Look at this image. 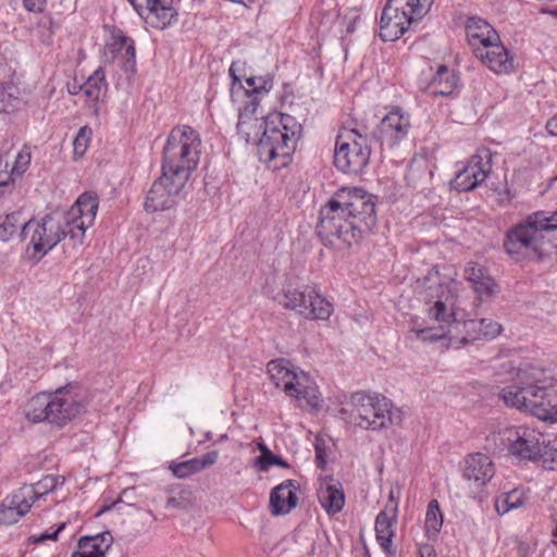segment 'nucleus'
Masks as SVG:
<instances>
[{
  "instance_id": "f257e3e1",
  "label": "nucleus",
  "mask_w": 557,
  "mask_h": 557,
  "mask_svg": "<svg viewBox=\"0 0 557 557\" xmlns=\"http://www.w3.org/2000/svg\"><path fill=\"white\" fill-rule=\"evenodd\" d=\"M239 64L233 62L230 66V76L233 79L232 96L236 87L244 88L245 94L251 97L250 106L239 113L237 132L246 138L247 143L256 141L259 160L272 170L287 166L293 159L297 143L301 137L302 127L296 119L285 113L269 114L265 119L252 117L258 106V95L268 92L272 86L269 76H251L246 78L247 87L243 86L242 78L236 74Z\"/></svg>"
},
{
  "instance_id": "f03ea898",
  "label": "nucleus",
  "mask_w": 557,
  "mask_h": 557,
  "mask_svg": "<svg viewBox=\"0 0 557 557\" xmlns=\"http://www.w3.org/2000/svg\"><path fill=\"white\" fill-rule=\"evenodd\" d=\"M459 283L455 280L429 285L424 290L425 319L411 320L410 334L422 342L449 339V346L466 344L483 338L482 322L479 320L459 321Z\"/></svg>"
},
{
  "instance_id": "7ed1b4c3",
  "label": "nucleus",
  "mask_w": 557,
  "mask_h": 557,
  "mask_svg": "<svg viewBox=\"0 0 557 557\" xmlns=\"http://www.w3.org/2000/svg\"><path fill=\"white\" fill-rule=\"evenodd\" d=\"M375 225L372 195L361 188H342L321 208L317 233L325 245L341 248L357 243Z\"/></svg>"
},
{
  "instance_id": "20e7f679",
  "label": "nucleus",
  "mask_w": 557,
  "mask_h": 557,
  "mask_svg": "<svg viewBox=\"0 0 557 557\" xmlns=\"http://www.w3.org/2000/svg\"><path fill=\"white\" fill-rule=\"evenodd\" d=\"M500 374L512 382L499 392L507 407L528 412L540 420L557 422V379L531 362L500 366Z\"/></svg>"
},
{
  "instance_id": "39448f33",
  "label": "nucleus",
  "mask_w": 557,
  "mask_h": 557,
  "mask_svg": "<svg viewBox=\"0 0 557 557\" xmlns=\"http://www.w3.org/2000/svg\"><path fill=\"white\" fill-rule=\"evenodd\" d=\"M84 410L79 386L67 384L54 392H42L33 396L25 405L24 414L29 422H48L62 428L79 417Z\"/></svg>"
},
{
  "instance_id": "423d86ee",
  "label": "nucleus",
  "mask_w": 557,
  "mask_h": 557,
  "mask_svg": "<svg viewBox=\"0 0 557 557\" xmlns=\"http://www.w3.org/2000/svg\"><path fill=\"white\" fill-rule=\"evenodd\" d=\"M201 152V138L188 125L175 126L163 148L162 171L188 181L197 168Z\"/></svg>"
},
{
  "instance_id": "0eeeda50",
  "label": "nucleus",
  "mask_w": 557,
  "mask_h": 557,
  "mask_svg": "<svg viewBox=\"0 0 557 557\" xmlns=\"http://www.w3.org/2000/svg\"><path fill=\"white\" fill-rule=\"evenodd\" d=\"M392 408L393 404L383 395L356 392L343 404L338 416L354 426L379 431L393 423Z\"/></svg>"
},
{
  "instance_id": "6e6552de",
  "label": "nucleus",
  "mask_w": 557,
  "mask_h": 557,
  "mask_svg": "<svg viewBox=\"0 0 557 557\" xmlns=\"http://www.w3.org/2000/svg\"><path fill=\"white\" fill-rule=\"evenodd\" d=\"M550 231L547 214L543 211L529 215L506 233L504 248L513 259H541L546 253L543 232Z\"/></svg>"
},
{
  "instance_id": "1a4fd4ad",
  "label": "nucleus",
  "mask_w": 557,
  "mask_h": 557,
  "mask_svg": "<svg viewBox=\"0 0 557 557\" xmlns=\"http://www.w3.org/2000/svg\"><path fill=\"white\" fill-rule=\"evenodd\" d=\"M64 212L52 211L41 219H32L23 224L20 237L29 239L28 248L33 249V257L41 259L65 237L70 238Z\"/></svg>"
},
{
  "instance_id": "9d476101",
  "label": "nucleus",
  "mask_w": 557,
  "mask_h": 557,
  "mask_svg": "<svg viewBox=\"0 0 557 557\" xmlns=\"http://www.w3.org/2000/svg\"><path fill=\"white\" fill-rule=\"evenodd\" d=\"M426 0H387L380 18V37L383 41L399 39L409 27L430 11Z\"/></svg>"
},
{
  "instance_id": "9b49d317",
  "label": "nucleus",
  "mask_w": 557,
  "mask_h": 557,
  "mask_svg": "<svg viewBox=\"0 0 557 557\" xmlns=\"http://www.w3.org/2000/svg\"><path fill=\"white\" fill-rule=\"evenodd\" d=\"M268 373L276 387L298 400H305L312 409L320 407L318 387L309 375L296 369L288 360L276 359L268 363Z\"/></svg>"
},
{
  "instance_id": "f8f14e48",
  "label": "nucleus",
  "mask_w": 557,
  "mask_h": 557,
  "mask_svg": "<svg viewBox=\"0 0 557 557\" xmlns=\"http://www.w3.org/2000/svg\"><path fill=\"white\" fill-rule=\"evenodd\" d=\"M370 156L371 148L367 135L355 128H346L338 134L334 164L339 171L358 174L368 165Z\"/></svg>"
},
{
  "instance_id": "ddd939ff",
  "label": "nucleus",
  "mask_w": 557,
  "mask_h": 557,
  "mask_svg": "<svg viewBox=\"0 0 557 557\" xmlns=\"http://www.w3.org/2000/svg\"><path fill=\"white\" fill-rule=\"evenodd\" d=\"M278 302L286 309L296 311L308 320H327L333 306L322 297L314 287L304 285L300 287H284L278 295Z\"/></svg>"
},
{
  "instance_id": "4468645a",
  "label": "nucleus",
  "mask_w": 557,
  "mask_h": 557,
  "mask_svg": "<svg viewBox=\"0 0 557 557\" xmlns=\"http://www.w3.org/2000/svg\"><path fill=\"white\" fill-rule=\"evenodd\" d=\"M99 200L94 193L82 194L73 206L64 212L70 239L74 245H82L86 230L94 225Z\"/></svg>"
},
{
  "instance_id": "2eb2a0df",
  "label": "nucleus",
  "mask_w": 557,
  "mask_h": 557,
  "mask_svg": "<svg viewBox=\"0 0 557 557\" xmlns=\"http://www.w3.org/2000/svg\"><path fill=\"white\" fill-rule=\"evenodd\" d=\"M492 172V152L487 148L478 149L450 182L457 191H470L485 182Z\"/></svg>"
},
{
  "instance_id": "dca6fc26",
  "label": "nucleus",
  "mask_w": 557,
  "mask_h": 557,
  "mask_svg": "<svg viewBox=\"0 0 557 557\" xmlns=\"http://www.w3.org/2000/svg\"><path fill=\"white\" fill-rule=\"evenodd\" d=\"M187 181L175 176L172 173L162 171V175L152 184L149 189L145 209L147 212H156L171 209Z\"/></svg>"
},
{
  "instance_id": "f3484780",
  "label": "nucleus",
  "mask_w": 557,
  "mask_h": 557,
  "mask_svg": "<svg viewBox=\"0 0 557 557\" xmlns=\"http://www.w3.org/2000/svg\"><path fill=\"white\" fill-rule=\"evenodd\" d=\"M510 455L520 460H535L542 450L543 434L529 426L519 425L505 431Z\"/></svg>"
},
{
  "instance_id": "a211bd4d",
  "label": "nucleus",
  "mask_w": 557,
  "mask_h": 557,
  "mask_svg": "<svg viewBox=\"0 0 557 557\" xmlns=\"http://www.w3.org/2000/svg\"><path fill=\"white\" fill-rule=\"evenodd\" d=\"M410 127V115L395 107L381 120L374 136L381 145L393 148L408 136Z\"/></svg>"
},
{
  "instance_id": "6ab92c4d",
  "label": "nucleus",
  "mask_w": 557,
  "mask_h": 557,
  "mask_svg": "<svg viewBox=\"0 0 557 557\" xmlns=\"http://www.w3.org/2000/svg\"><path fill=\"white\" fill-rule=\"evenodd\" d=\"M104 57L108 61L120 62L121 69L126 74H134L136 70V50L134 40L123 34L122 30H113L110 39L104 45Z\"/></svg>"
},
{
  "instance_id": "aec40b11",
  "label": "nucleus",
  "mask_w": 557,
  "mask_h": 557,
  "mask_svg": "<svg viewBox=\"0 0 557 557\" xmlns=\"http://www.w3.org/2000/svg\"><path fill=\"white\" fill-rule=\"evenodd\" d=\"M108 84L106 73L99 67L84 83L74 81L69 85V92L83 101L85 106L98 113V103L106 96Z\"/></svg>"
},
{
  "instance_id": "412c9836",
  "label": "nucleus",
  "mask_w": 557,
  "mask_h": 557,
  "mask_svg": "<svg viewBox=\"0 0 557 557\" xmlns=\"http://www.w3.org/2000/svg\"><path fill=\"white\" fill-rule=\"evenodd\" d=\"M34 492L30 487H20L4 498L0 506V523L11 525L25 516L33 506Z\"/></svg>"
},
{
  "instance_id": "4be33fe9",
  "label": "nucleus",
  "mask_w": 557,
  "mask_h": 557,
  "mask_svg": "<svg viewBox=\"0 0 557 557\" xmlns=\"http://www.w3.org/2000/svg\"><path fill=\"white\" fill-rule=\"evenodd\" d=\"M474 54L496 74H508L515 69L513 57L500 40L493 42L488 47L476 49V53Z\"/></svg>"
},
{
  "instance_id": "5701e85b",
  "label": "nucleus",
  "mask_w": 557,
  "mask_h": 557,
  "mask_svg": "<svg viewBox=\"0 0 557 557\" xmlns=\"http://www.w3.org/2000/svg\"><path fill=\"white\" fill-rule=\"evenodd\" d=\"M494 474L495 467L487 455L475 453L465 459L463 478L478 486L485 485Z\"/></svg>"
},
{
  "instance_id": "b1692460",
  "label": "nucleus",
  "mask_w": 557,
  "mask_h": 557,
  "mask_svg": "<svg viewBox=\"0 0 557 557\" xmlns=\"http://www.w3.org/2000/svg\"><path fill=\"white\" fill-rule=\"evenodd\" d=\"M466 34L474 53H476V49L485 48L493 42L499 41V35L492 25L478 16H471L467 20Z\"/></svg>"
},
{
  "instance_id": "393cba45",
  "label": "nucleus",
  "mask_w": 557,
  "mask_h": 557,
  "mask_svg": "<svg viewBox=\"0 0 557 557\" xmlns=\"http://www.w3.org/2000/svg\"><path fill=\"white\" fill-rule=\"evenodd\" d=\"M297 486L294 480H285L271 491L270 507L274 516L288 513L297 505Z\"/></svg>"
},
{
  "instance_id": "a878e982",
  "label": "nucleus",
  "mask_w": 557,
  "mask_h": 557,
  "mask_svg": "<svg viewBox=\"0 0 557 557\" xmlns=\"http://www.w3.org/2000/svg\"><path fill=\"white\" fill-rule=\"evenodd\" d=\"M317 494L321 507L329 515H335L343 509L345 496L341 484L335 482L333 479H327L321 482Z\"/></svg>"
},
{
  "instance_id": "bb28decb",
  "label": "nucleus",
  "mask_w": 557,
  "mask_h": 557,
  "mask_svg": "<svg viewBox=\"0 0 557 557\" xmlns=\"http://www.w3.org/2000/svg\"><path fill=\"white\" fill-rule=\"evenodd\" d=\"M456 85L455 74L446 65H440L426 85L423 84V81L420 82V89L434 96H448L453 94Z\"/></svg>"
},
{
  "instance_id": "cd10ccee",
  "label": "nucleus",
  "mask_w": 557,
  "mask_h": 557,
  "mask_svg": "<svg viewBox=\"0 0 557 557\" xmlns=\"http://www.w3.org/2000/svg\"><path fill=\"white\" fill-rule=\"evenodd\" d=\"M397 506L392 505L391 508L382 510L375 520V533L376 540L381 547L386 552L391 553L392 541L394 537L393 525L396 521Z\"/></svg>"
},
{
  "instance_id": "c85d7f7f",
  "label": "nucleus",
  "mask_w": 557,
  "mask_h": 557,
  "mask_svg": "<svg viewBox=\"0 0 557 557\" xmlns=\"http://www.w3.org/2000/svg\"><path fill=\"white\" fill-rule=\"evenodd\" d=\"M529 499L530 490L515 488L495 500V509L499 515H505L511 509L524 506Z\"/></svg>"
},
{
  "instance_id": "c756f323",
  "label": "nucleus",
  "mask_w": 557,
  "mask_h": 557,
  "mask_svg": "<svg viewBox=\"0 0 557 557\" xmlns=\"http://www.w3.org/2000/svg\"><path fill=\"white\" fill-rule=\"evenodd\" d=\"M424 524L425 532L429 539H434L442 529L443 515L441 512L440 505L436 499H432L428 505Z\"/></svg>"
},
{
  "instance_id": "7c9ffc66",
  "label": "nucleus",
  "mask_w": 557,
  "mask_h": 557,
  "mask_svg": "<svg viewBox=\"0 0 557 557\" xmlns=\"http://www.w3.org/2000/svg\"><path fill=\"white\" fill-rule=\"evenodd\" d=\"M24 223L26 222L21 219L20 212H12L7 214L0 223V240L8 242L14 235L20 236Z\"/></svg>"
},
{
  "instance_id": "2f4dec72",
  "label": "nucleus",
  "mask_w": 557,
  "mask_h": 557,
  "mask_svg": "<svg viewBox=\"0 0 557 557\" xmlns=\"http://www.w3.org/2000/svg\"><path fill=\"white\" fill-rule=\"evenodd\" d=\"M144 3L143 13L149 11L157 17L166 18L171 15L173 0H141Z\"/></svg>"
},
{
  "instance_id": "473e14b6",
  "label": "nucleus",
  "mask_w": 557,
  "mask_h": 557,
  "mask_svg": "<svg viewBox=\"0 0 557 557\" xmlns=\"http://www.w3.org/2000/svg\"><path fill=\"white\" fill-rule=\"evenodd\" d=\"M58 485V479L53 475H47L41 481L36 484L24 485L23 487H30L34 492V496L32 497V502L39 499L45 494L53 491Z\"/></svg>"
},
{
  "instance_id": "72a5a7b5",
  "label": "nucleus",
  "mask_w": 557,
  "mask_h": 557,
  "mask_svg": "<svg viewBox=\"0 0 557 557\" xmlns=\"http://www.w3.org/2000/svg\"><path fill=\"white\" fill-rule=\"evenodd\" d=\"M271 466H278L288 468L289 465L282 457L274 455L272 451H267L264 456H259L255 461V467L258 471L265 472Z\"/></svg>"
},
{
  "instance_id": "f704fd0d",
  "label": "nucleus",
  "mask_w": 557,
  "mask_h": 557,
  "mask_svg": "<svg viewBox=\"0 0 557 557\" xmlns=\"http://www.w3.org/2000/svg\"><path fill=\"white\" fill-rule=\"evenodd\" d=\"M92 131L89 126H82L73 140L74 154L82 157L89 145Z\"/></svg>"
},
{
  "instance_id": "c9c22d12",
  "label": "nucleus",
  "mask_w": 557,
  "mask_h": 557,
  "mask_svg": "<svg viewBox=\"0 0 557 557\" xmlns=\"http://www.w3.org/2000/svg\"><path fill=\"white\" fill-rule=\"evenodd\" d=\"M113 542V537L110 532H102L94 536H84L83 537V545H89L95 544V546H99V549L102 550V553L106 555V553L109 550Z\"/></svg>"
},
{
  "instance_id": "e433bc0d",
  "label": "nucleus",
  "mask_w": 557,
  "mask_h": 557,
  "mask_svg": "<svg viewBox=\"0 0 557 557\" xmlns=\"http://www.w3.org/2000/svg\"><path fill=\"white\" fill-rule=\"evenodd\" d=\"M173 473L177 478H186L200 471L196 457L186 461H182L172 467Z\"/></svg>"
},
{
  "instance_id": "4c0bfd02",
  "label": "nucleus",
  "mask_w": 557,
  "mask_h": 557,
  "mask_svg": "<svg viewBox=\"0 0 557 557\" xmlns=\"http://www.w3.org/2000/svg\"><path fill=\"white\" fill-rule=\"evenodd\" d=\"M472 287L478 297L482 299L483 297H491L495 293L496 284L490 275H486Z\"/></svg>"
},
{
  "instance_id": "58836bf2",
  "label": "nucleus",
  "mask_w": 557,
  "mask_h": 557,
  "mask_svg": "<svg viewBox=\"0 0 557 557\" xmlns=\"http://www.w3.org/2000/svg\"><path fill=\"white\" fill-rule=\"evenodd\" d=\"M30 163V152L26 149L21 150L15 157V162L11 169V176H21Z\"/></svg>"
},
{
  "instance_id": "ea45409f",
  "label": "nucleus",
  "mask_w": 557,
  "mask_h": 557,
  "mask_svg": "<svg viewBox=\"0 0 557 557\" xmlns=\"http://www.w3.org/2000/svg\"><path fill=\"white\" fill-rule=\"evenodd\" d=\"M479 322H482L481 334L483 338H494L503 331L502 325L491 319H480Z\"/></svg>"
},
{
  "instance_id": "a19ab883",
  "label": "nucleus",
  "mask_w": 557,
  "mask_h": 557,
  "mask_svg": "<svg viewBox=\"0 0 557 557\" xmlns=\"http://www.w3.org/2000/svg\"><path fill=\"white\" fill-rule=\"evenodd\" d=\"M465 275L467 280L474 285L487 274H485L484 269L475 263H468L465 269Z\"/></svg>"
},
{
  "instance_id": "79ce46f5",
  "label": "nucleus",
  "mask_w": 557,
  "mask_h": 557,
  "mask_svg": "<svg viewBox=\"0 0 557 557\" xmlns=\"http://www.w3.org/2000/svg\"><path fill=\"white\" fill-rule=\"evenodd\" d=\"M542 466L546 470L555 471L557 470V451L556 450H541V454L537 456Z\"/></svg>"
},
{
  "instance_id": "37998d69",
  "label": "nucleus",
  "mask_w": 557,
  "mask_h": 557,
  "mask_svg": "<svg viewBox=\"0 0 557 557\" xmlns=\"http://www.w3.org/2000/svg\"><path fill=\"white\" fill-rule=\"evenodd\" d=\"M65 528V523H61L53 532H44L40 535H32L29 542L33 544H41L47 540L57 541L59 533Z\"/></svg>"
},
{
  "instance_id": "c03bdc74",
  "label": "nucleus",
  "mask_w": 557,
  "mask_h": 557,
  "mask_svg": "<svg viewBox=\"0 0 557 557\" xmlns=\"http://www.w3.org/2000/svg\"><path fill=\"white\" fill-rule=\"evenodd\" d=\"M190 506V500L184 495L171 496L165 503V509H187Z\"/></svg>"
},
{
  "instance_id": "a18cd8bd",
  "label": "nucleus",
  "mask_w": 557,
  "mask_h": 557,
  "mask_svg": "<svg viewBox=\"0 0 557 557\" xmlns=\"http://www.w3.org/2000/svg\"><path fill=\"white\" fill-rule=\"evenodd\" d=\"M78 546L81 550H77L81 553L83 557H106V555L102 553L101 549H99V546H95V544H89L84 546L83 545V537L78 541Z\"/></svg>"
},
{
  "instance_id": "49530a36",
  "label": "nucleus",
  "mask_w": 557,
  "mask_h": 557,
  "mask_svg": "<svg viewBox=\"0 0 557 557\" xmlns=\"http://www.w3.org/2000/svg\"><path fill=\"white\" fill-rule=\"evenodd\" d=\"M219 458L218 450L208 451L201 456L196 457L200 471L214 465Z\"/></svg>"
},
{
  "instance_id": "de8ad7c7",
  "label": "nucleus",
  "mask_w": 557,
  "mask_h": 557,
  "mask_svg": "<svg viewBox=\"0 0 557 557\" xmlns=\"http://www.w3.org/2000/svg\"><path fill=\"white\" fill-rule=\"evenodd\" d=\"M325 451H324V448H322V446L320 444H317L315 445V461H317V467L320 468V469H323L324 466H325Z\"/></svg>"
},
{
  "instance_id": "09e8293b",
  "label": "nucleus",
  "mask_w": 557,
  "mask_h": 557,
  "mask_svg": "<svg viewBox=\"0 0 557 557\" xmlns=\"http://www.w3.org/2000/svg\"><path fill=\"white\" fill-rule=\"evenodd\" d=\"M23 4H24L25 9L30 11V12H35V11H40L41 10L40 0H23Z\"/></svg>"
},
{
  "instance_id": "8fccbe9b",
  "label": "nucleus",
  "mask_w": 557,
  "mask_h": 557,
  "mask_svg": "<svg viewBox=\"0 0 557 557\" xmlns=\"http://www.w3.org/2000/svg\"><path fill=\"white\" fill-rule=\"evenodd\" d=\"M546 129L550 135L557 136V114L547 121Z\"/></svg>"
},
{
  "instance_id": "3c124183",
  "label": "nucleus",
  "mask_w": 557,
  "mask_h": 557,
  "mask_svg": "<svg viewBox=\"0 0 557 557\" xmlns=\"http://www.w3.org/2000/svg\"><path fill=\"white\" fill-rule=\"evenodd\" d=\"M420 557H436V555L432 546L424 545L420 548Z\"/></svg>"
},
{
  "instance_id": "603ef678",
  "label": "nucleus",
  "mask_w": 557,
  "mask_h": 557,
  "mask_svg": "<svg viewBox=\"0 0 557 557\" xmlns=\"http://www.w3.org/2000/svg\"><path fill=\"white\" fill-rule=\"evenodd\" d=\"M547 223H549L550 231L557 230V211H555L550 215H547Z\"/></svg>"
},
{
  "instance_id": "864d4df0",
  "label": "nucleus",
  "mask_w": 557,
  "mask_h": 557,
  "mask_svg": "<svg viewBox=\"0 0 557 557\" xmlns=\"http://www.w3.org/2000/svg\"><path fill=\"white\" fill-rule=\"evenodd\" d=\"M132 7L134 8V10L139 14V15H143V8H144V3L143 2H139L138 0H127Z\"/></svg>"
},
{
  "instance_id": "5fc2aeb1",
  "label": "nucleus",
  "mask_w": 557,
  "mask_h": 557,
  "mask_svg": "<svg viewBox=\"0 0 557 557\" xmlns=\"http://www.w3.org/2000/svg\"><path fill=\"white\" fill-rule=\"evenodd\" d=\"M258 448L259 450L261 451V455L260 456H264L267 454V451H271L267 445L262 444V443H259L258 444Z\"/></svg>"
},
{
  "instance_id": "6e6d98bb",
  "label": "nucleus",
  "mask_w": 557,
  "mask_h": 557,
  "mask_svg": "<svg viewBox=\"0 0 557 557\" xmlns=\"http://www.w3.org/2000/svg\"><path fill=\"white\" fill-rule=\"evenodd\" d=\"M392 505H396V506H397V504L394 502V495H393V492H391V494H389V502H388V504L386 505V507H385V508H387V507H388V508H391V507H392Z\"/></svg>"
},
{
  "instance_id": "4d7b16f0",
  "label": "nucleus",
  "mask_w": 557,
  "mask_h": 557,
  "mask_svg": "<svg viewBox=\"0 0 557 557\" xmlns=\"http://www.w3.org/2000/svg\"><path fill=\"white\" fill-rule=\"evenodd\" d=\"M553 544L557 548V523H556V528H555V530L553 532Z\"/></svg>"
},
{
  "instance_id": "13d9d810",
  "label": "nucleus",
  "mask_w": 557,
  "mask_h": 557,
  "mask_svg": "<svg viewBox=\"0 0 557 557\" xmlns=\"http://www.w3.org/2000/svg\"><path fill=\"white\" fill-rule=\"evenodd\" d=\"M545 13H548L557 18V9L544 11Z\"/></svg>"
},
{
  "instance_id": "bf43d9fd",
  "label": "nucleus",
  "mask_w": 557,
  "mask_h": 557,
  "mask_svg": "<svg viewBox=\"0 0 557 557\" xmlns=\"http://www.w3.org/2000/svg\"><path fill=\"white\" fill-rule=\"evenodd\" d=\"M71 557H83L81 553L74 552Z\"/></svg>"
}]
</instances>
